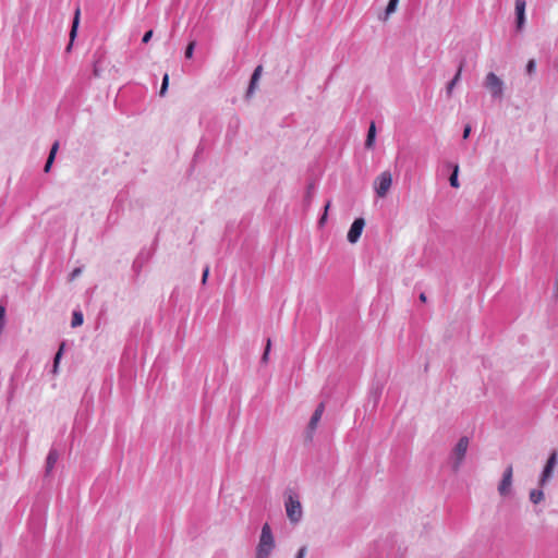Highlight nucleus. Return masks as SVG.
<instances>
[{
	"mask_svg": "<svg viewBox=\"0 0 558 558\" xmlns=\"http://www.w3.org/2000/svg\"><path fill=\"white\" fill-rule=\"evenodd\" d=\"M276 547L275 537L268 523L262 526L259 539L255 549V558H270Z\"/></svg>",
	"mask_w": 558,
	"mask_h": 558,
	"instance_id": "f257e3e1",
	"label": "nucleus"
},
{
	"mask_svg": "<svg viewBox=\"0 0 558 558\" xmlns=\"http://www.w3.org/2000/svg\"><path fill=\"white\" fill-rule=\"evenodd\" d=\"M469 445L470 439L468 436H462L459 438L450 453V464L452 471L458 472L461 469L468 452Z\"/></svg>",
	"mask_w": 558,
	"mask_h": 558,
	"instance_id": "f03ea898",
	"label": "nucleus"
},
{
	"mask_svg": "<svg viewBox=\"0 0 558 558\" xmlns=\"http://www.w3.org/2000/svg\"><path fill=\"white\" fill-rule=\"evenodd\" d=\"M287 517L291 523H299L303 517L302 505L295 494H289L284 501Z\"/></svg>",
	"mask_w": 558,
	"mask_h": 558,
	"instance_id": "7ed1b4c3",
	"label": "nucleus"
},
{
	"mask_svg": "<svg viewBox=\"0 0 558 558\" xmlns=\"http://www.w3.org/2000/svg\"><path fill=\"white\" fill-rule=\"evenodd\" d=\"M484 87L490 93L494 99H501L504 96V81L495 73L489 72L484 80Z\"/></svg>",
	"mask_w": 558,
	"mask_h": 558,
	"instance_id": "20e7f679",
	"label": "nucleus"
},
{
	"mask_svg": "<svg viewBox=\"0 0 558 558\" xmlns=\"http://www.w3.org/2000/svg\"><path fill=\"white\" fill-rule=\"evenodd\" d=\"M373 185L374 191L379 198L386 197L392 185L391 172L388 170L383 171L379 175L375 178Z\"/></svg>",
	"mask_w": 558,
	"mask_h": 558,
	"instance_id": "39448f33",
	"label": "nucleus"
},
{
	"mask_svg": "<svg viewBox=\"0 0 558 558\" xmlns=\"http://www.w3.org/2000/svg\"><path fill=\"white\" fill-rule=\"evenodd\" d=\"M558 464V452L557 450H554L547 461H546V464L539 475V478H538V485L541 487H544L546 486V484L549 482V480L553 476V473H554V470L555 468L557 466Z\"/></svg>",
	"mask_w": 558,
	"mask_h": 558,
	"instance_id": "423d86ee",
	"label": "nucleus"
},
{
	"mask_svg": "<svg viewBox=\"0 0 558 558\" xmlns=\"http://www.w3.org/2000/svg\"><path fill=\"white\" fill-rule=\"evenodd\" d=\"M512 476L513 468L510 464L505 469L502 477L497 487V490L501 497H509L512 494Z\"/></svg>",
	"mask_w": 558,
	"mask_h": 558,
	"instance_id": "0eeeda50",
	"label": "nucleus"
},
{
	"mask_svg": "<svg viewBox=\"0 0 558 558\" xmlns=\"http://www.w3.org/2000/svg\"><path fill=\"white\" fill-rule=\"evenodd\" d=\"M365 227V220L363 218H356L350 227L347 234V239L350 243L354 244L359 241L363 229Z\"/></svg>",
	"mask_w": 558,
	"mask_h": 558,
	"instance_id": "6e6552de",
	"label": "nucleus"
},
{
	"mask_svg": "<svg viewBox=\"0 0 558 558\" xmlns=\"http://www.w3.org/2000/svg\"><path fill=\"white\" fill-rule=\"evenodd\" d=\"M324 411H325V404L319 403L318 407L316 408V410L314 411V413L310 420L308 426H307V434H308L310 438H312L314 432L316 430L317 425L323 416Z\"/></svg>",
	"mask_w": 558,
	"mask_h": 558,
	"instance_id": "1a4fd4ad",
	"label": "nucleus"
},
{
	"mask_svg": "<svg viewBox=\"0 0 558 558\" xmlns=\"http://www.w3.org/2000/svg\"><path fill=\"white\" fill-rule=\"evenodd\" d=\"M525 0H515L517 27L522 29L525 23Z\"/></svg>",
	"mask_w": 558,
	"mask_h": 558,
	"instance_id": "9d476101",
	"label": "nucleus"
},
{
	"mask_svg": "<svg viewBox=\"0 0 558 558\" xmlns=\"http://www.w3.org/2000/svg\"><path fill=\"white\" fill-rule=\"evenodd\" d=\"M262 71H263V66L262 65H258V66L255 68L254 72L252 74V77H251V82H250L247 92H246V97H251L254 94V90L256 88L257 82L260 78Z\"/></svg>",
	"mask_w": 558,
	"mask_h": 558,
	"instance_id": "9b49d317",
	"label": "nucleus"
},
{
	"mask_svg": "<svg viewBox=\"0 0 558 558\" xmlns=\"http://www.w3.org/2000/svg\"><path fill=\"white\" fill-rule=\"evenodd\" d=\"M398 4H399V0H389L385 12L383 14H379L378 19L383 22L388 21L390 15L397 11Z\"/></svg>",
	"mask_w": 558,
	"mask_h": 558,
	"instance_id": "f8f14e48",
	"label": "nucleus"
},
{
	"mask_svg": "<svg viewBox=\"0 0 558 558\" xmlns=\"http://www.w3.org/2000/svg\"><path fill=\"white\" fill-rule=\"evenodd\" d=\"M58 459H59V453L57 452V450H50L48 453V457H47V461H46L47 474L51 472V470L53 469Z\"/></svg>",
	"mask_w": 558,
	"mask_h": 558,
	"instance_id": "ddd939ff",
	"label": "nucleus"
},
{
	"mask_svg": "<svg viewBox=\"0 0 558 558\" xmlns=\"http://www.w3.org/2000/svg\"><path fill=\"white\" fill-rule=\"evenodd\" d=\"M375 137H376V126H375V123L372 122L368 128L367 137L365 141L366 148H372L374 146Z\"/></svg>",
	"mask_w": 558,
	"mask_h": 558,
	"instance_id": "4468645a",
	"label": "nucleus"
},
{
	"mask_svg": "<svg viewBox=\"0 0 558 558\" xmlns=\"http://www.w3.org/2000/svg\"><path fill=\"white\" fill-rule=\"evenodd\" d=\"M58 147H59V144L56 142L52 145V147L50 149V153H49V156H48V159L46 161V165H45V168H44L45 172H48L50 170L51 165H52V162L54 160V156L57 154Z\"/></svg>",
	"mask_w": 558,
	"mask_h": 558,
	"instance_id": "2eb2a0df",
	"label": "nucleus"
},
{
	"mask_svg": "<svg viewBox=\"0 0 558 558\" xmlns=\"http://www.w3.org/2000/svg\"><path fill=\"white\" fill-rule=\"evenodd\" d=\"M461 72H462V64L459 66L456 75L453 76V78L448 83L447 85V94L450 96L451 93H452V89L453 87L458 84V82L460 81V77H461Z\"/></svg>",
	"mask_w": 558,
	"mask_h": 558,
	"instance_id": "dca6fc26",
	"label": "nucleus"
},
{
	"mask_svg": "<svg viewBox=\"0 0 558 558\" xmlns=\"http://www.w3.org/2000/svg\"><path fill=\"white\" fill-rule=\"evenodd\" d=\"M530 500L533 504H539L544 499V492L542 489H532L530 492Z\"/></svg>",
	"mask_w": 558,
	"mask_h": 558,
	"instance_id": "f3484780",
	"label": "nucleus"
},
{
	"mask_svg": "<svg viewBox=\"0 0 558 558\" xmlns=\"http://www.w3.org/2000/svg\"><path fill=\"white\" fill-rule=\"evenodd\" d=\"M458 173H459V166L454 165L452 169V173L449 178L450 185L452 187L458 189L460 186L459 180H458Z\"/></svg>",
	"mask_w": 558,
	"mask_h": 558,
	"instance_id": "a211bd4d",
	"label": "nucleus"
},
{
	"mask_svg": "<svg viewBox=\"0 0 558 558\" xmlns=\"http://www.w3.org/2000/svg\"><path fill=\"white\" fill-rule=\"evenodd\" d=\"M78 20H80V10L77 9L75 11V15H74V19L72 21V43L74 41L75 37H76V31H77V26H78Z\"/></svg>",
	"mask_w": 558,
	"mask_h": 558,
	"instance_id": "6ab92c4d",
	"label": "nucleus"
},
{
	"mask_svg": "<svg viewBox=\"0 0 558 558\" xmlns=\"http://www.w3.org/2000/svg\"><path fill=\"white\" fill-rule=\"evenodd\" d=\"M83 324L82 312H74L72 314V327L81 326Z\"/></svg>",
	"mask_w": 558,
	"mask_h": 558,
	"instance_id": "aec40b11",
	"label": "nucleus"
},
{
	"mask_svg": "<svg viewBox=\"0 0 558 558\" xmlns=\"http://www.w3.org/2000/svg\"><path fill=\"white\" fill-rule=\"evenodd\" d=\"M168 85H169V75L166 73L162 77V84H161V88H160V96H165L166 93H167V89H168Z\"/></svg>",
	"mask_w": 558,
	"mask_h": 558,
	"instance_id": "412c9836",
	"label": "nucleus"
},
{
	"mask_svg": "<svg viewBox=\"0 0 558 558\" xmlns=\"http://www.w3.org/2000/svg\"><path fill=\"white\" fill-rule=\"evenodd\" d=\"M65 347V343H62L59 348V351L57 352L56 356H54V362H53V373L57 372V368H58V364H59V360H60V356L63 352V349Z\"/></svg>",
	"mask_w": 558,
	"mask_h": 558,
	"instance_id": "4be33fe9",
	"label": "nucleus"
},
{
	"mask_svg": "<svg viewBox=\"0 0 558 558\" xmlns=\"http://www.w3.org/2000/svg\"><path fill=\"white\" fill-rule=\"evenodd\" d=\"M270 347H271V341H270V339H268L267 343H266V348H265L264 354L262 356V362L263 363H267L268 362Z\"/></svg>",
	"mask_w": 558,
	"mask_h": 558,
	"instance_id": "5701e85b",
	"label": "nucleus"
},
{
	"mask_svg": "<svg viewBox=\"0 0 558 558\" xmlns=\"http://www.w3.org/2000/svg\"><path fill=\"white\" fill-rule=\"evenodd\" d=\"M194 48H195V41H191L187 45L185 52H184L186 59H191L193 57Z\"/></svg>",
	"mask_w": 558,
	"mask_h": 558,
	"instance_id": "b1692460",
	"label": "nucleus"
},
{
	"mask_svg": "<svg viewBox=\"0 0 558 558\" xmlns=\"http://www.w3.org/2000/svg\"><path fill=\"white\" fill-rule=\"evenodd\" d=\"M535 68H536V63H535V61H534V60H530V61L527 62V64H526V72H527L529 74L534 73Z\"/></svg>",
	"mask_w": 558,
	"mask_h": 558,
	"instance_id": "393cba45",
	"label": "nucleus"
},
{
	"mask_svg": "<svg viewBox=\"0 0 558 558\" xmlns=\"http://www.w3.org/2000/svg\"><path fill=\"white\" fill-rule=\"evenodd\" d=\"M330 206V203L328 202L325 206V211H324V215L320 217L319 219V225H324L326 219H327V211H328V208Z\"/></svg>",
	"mask_w": 558,
	"mask_h": 558,
	"instance_id": "a878e982",
	"label": "nucleus"
},
{
	"mask_svg": "<svg viewBox=\"0 0 558 558\" xmlns=\"http://www.w3.org/2000/svg\"><path fill=\"white\" fill-rule=\"evenodd\" d=\"M306 551H307L306 546H302V547L298 550L295 558H305Z\"/></svg>",
	"mask_w": 558,
	"mask_h": 558,
	"instance_id": "bb28decb",
	"label": "nucleus"
},
{
	"mask_svg": "<svg viewBox=\"0 0 558 558\" xmlns=\"http://www.w3.org/2000/svg\"><path fill=\"white\" fill-rule=\"evenodd\" d=\"M151 37H153V31H148L144 34L142 41L144 44H147Z\"/></svg>",
	"mask_w": 558,
	"mask_h": 558,
	"instance_id": "cd10ccee",
	"label": "nucleus"
},
{
	"mask_svg": "<svg viewBox=\"0 0 558 558\" xmlns=\"http://www.w3.org/2000/svg\"><path fill=\"white\" fill-rule=\"evenodd\" d=\"M209 275V267H206L203 271L202 283L205 284Z\"/></svg>",
	"mask_w": 558,
	"mask_h": 558,
	"instance_id": "c85d7f7f",
	"label": "nucleus"
},
{
	"mask_svg": "<svg viewBox=\"0 0 558 558\" xmlns=\"http://www.w3.org/2000/svg\"><path fill=\"white\" fill-rule=\"evenodd\" d=\"M471 133V126L470 125H465L464 130H463V138H468L469 135Z\"/></svg>",
	"mask_w": 558,
	"mask_h": 558,
	"instance_id": "c756f323",
	"label": "nucleus"
},
{
	"mask_svg": "<svg viewBox=\"0 0 558 558\" xmlns=\"http://www.w3.org/2000/svg\"><path fill=\"white\" fill-rule=\"evenodd\" d=\"M81 274V269L80 268H76L74 270H72V279L75 278L76 276H78Z\"/></svg>",
	"mask_w": 558,
	"mask_h": 558,
	"instance_id": "7c9ffc66",
	"label": "nucleus"
},
{
	"mask_svg": "<svg viewBox=\"0 0 558 558\" xmlns=\"http://www.w3.org/2000/svg\"><path fill=\"white\" fill-rule=\"evenodd\" d=\"M420 300H421L422 302H426V295H425V293H421V294H420Z\"/></svg>",
	"mask_w": 558,
	"mask_h": 558,
	"instance_id": "2f4dec72",
	"label": "nucleus"
},
{
	"mask_svg": "<svg viewBox=\"0 0 558 558\" xmlns=\"http://www.w3.org/2000/svg\"><path fill=\"white\" fill-rule=\"evenodd\" d=\"M65 51L69 52L70 51V43L66 45L65 47Z\"/></svg>",
	"mask_w": 558,
	"mask_h": 558,
	"instance_id": "473e14b6",
	"label": "nucleus"
}]
</instances>
